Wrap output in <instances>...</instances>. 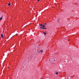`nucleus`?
Instances as JSON below:
<instances>
[{
  "instance_id": "1",
  "label": "nucleus",
  "mask_w": 79,
  "mask_h": 79,
  "mask_svg": "<svg viewBox=\"0 0 79 79\" xmlns=\"http://www.w3.org/2000/svg\"><path fill=\"white\" fill-rule=\"evenodd\" d=\"M40 27H46V26L44 25H43L42 24H40Z\"/></svg>"
},
{
  "instance_id": "2",
  "label": "nucleus",
  "mask_w": 79,
  "mask_h": 79,
  "mask_svg": "<svg viewBox=\"0 0 79 79\" xmlns=\"http://www.w3.org/2000/svg\"><path fill=\"white\" fill-rule=\"evenodd\" d=\"M2 18H3V15H0V20L2 19Z\"/></svg>"
},
{
  "instance_id": "3",
  "label": "nucleus",
  "mask_w": 79,
  "mask_h": 79,
  "mask_svg": "<svg viewBox=\"0 0 79 79\" xmlns=\"http://www.w3.org/2000/svg\"><path fill=\"white\" fill-rule=\"evenodd\" d=\"M41 29H47V28L44 27H41Z\"/></svg>"
},
{
  "instance_id": "4",
  "label": "nucleus",
  "mask_w": 79,
  "mask_h": 79,
  "mask_svg": "<svg viewBox=\"0 0 79 79\" xmlns=\"http://www.w3.org/2000/svg\"><path fill=\"white\" fill-rule=\"evenodd\" d=\"M41 52V53H43V51L41 50L40 52H39V53Z\"/></svg>"
},
{
  "instance_id": "5",
  "label": "nucleus",
  "mask_w": 79,
  "mask_h": 79,
  "mask_svg": "<svg viewBox=\"0 0 79 79\" xmlns=\"http://www.w3.org/2000/svg\"><path fill=\"white\" fill-rule=\"evenodd\" d=\"M1 38H3V35L2 34H1Z\"/></svg>"
},
{
  "instance_id": "6",
  "label": "nucleus",
  "mask_w": 79,
  "mask_h": 79,
  "mask_svg": "<svg viewBox=\"0 0 79 79\" xmlns=\"http://www.w3.org/2000/svg\"><path fill=\"white\" fill-rule=\"evenodd\" d=\"M43 33L44 34V35H45L47 34V33H46V32H44Z\"/></svg>"
},
{
  "instance_id": "7",
  "label": "nucleus",
  "mask_w": 79,
  "mask_h": 79,
  "mask_svg": "<svg viewBox=\"0 0 79 79\" xmlns=\"http://www.w3.org/2000/svg\"><path fill=\"white\" fill-rule=\"evenodd\" d=\"M10 5H11V3H9L8 4V6H10Z\"/></svg>"
},
{
  "instance_id": "8",
  "label": "nucleus",
  "mask_w": 79,
  "mask_h": 79,
  "mask_svg": "<svg viewBox=\"0 0 79 79\" xmlns=\"http://www.w3.org/2000/svg\"><path fill=\"white\" fill-rule=\"evenodd\" d=\"M58 74V72H56V74Z\"/></svg>"
},
{
  "instance_id": "9",
  "label": "nucleus",
  "mask_w": 79,
  "mask_h": 79,
  "mask_svg": "<svg viewBox=\"0 0 79 79\" xmlns=\"http://www.w3.org/2000/svg\"><path fill=\"white\" fill-rule=\"evenodd\" d=\"M47 24V23H45L44 24V25H46Z\"/></svg>"
},
{
  "instance_id": "10",
  "label": "nucleus",
  "mask_w": 79,
  "mask_h": 79,
  "mask_svg": "<svg viewBox=\"0 0 79 79\" xmlns=\"http://www.w3.org/2000/svg\"><path fill=\"white\" fill-rule=\"evenodd\" d=\"M40 0H38V2H39V1H40Z\"/></svg>"
},
{
  "instance_id": "11",
  "label": "nucleus",
  "mask_w": 79,
  "mask_h": 79,
  "mask_svg": "<svg viewBox=\"0 0 79 79\" xmlns=\"http://www.w3.org/2000/svg\"><path fill=\"white\" fill-rule=\"evenodd\" d=\"M58 22H59V21L58 20Z\"/></svg>"
}]
</instances>
